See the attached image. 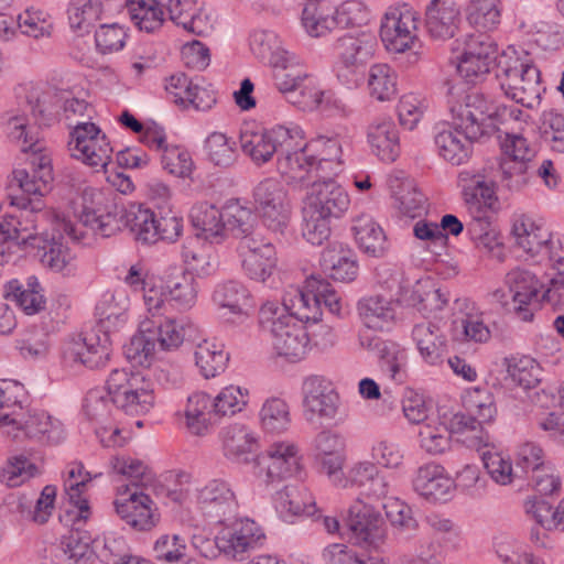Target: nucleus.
Returning a JSON list of instances; mask_svg holds the SVG:
<instances>
[{
	"instance_id": "obj_1",
	"label": "nucleus",
	"mask_w": 564,
	"mask_h": 564,
	"mask_svg": "<svg viewBox=\"0 0 564 564\" xmlns=\"http://www.w3.org/2000/svg\"><path fill=\"white\" fill-rule=\"evenodd\" d=\"M2 123L8 138L17 142L22 152L29 154L30 165L29 170L17 169L13 171L12 184H15L23 195L11 196L10 205L21 209L30 208L32 212H41V200L32 199L30 196H43L50 191L53 182L51 155L24 112L9 111L2 117Z\"/></svg>"
},
{
	"instance_id": "obj_2",
	"label": "nucleus",
	"mask_w": 564,
	"mask_h": 564,
	"mask_svg": "<svg viewBox=\"0 0 564 564\" xmlns=\"http://www.w3.org/2000/svg\"><path fill=\"white\" fill-rule=\"evenodd\" d=\"M127 210L108 202L104 192L86 187L80 195L76 221L55 212L44 216L51 218L55 230L63 231L70 240L87 243L89 237L106 238L119 231Z\"/></svg>"
},
{
	"instance_id": "obj_3",
	"label": "nucleus",
	"mask_w": 564,
	"mask_h": 564,
	"mask_svg": "<svg viewBox=\"0 0 564 564\" xmlns=\"http://www.w3.org/2000/svg\"><path fill=\"white\" fill-rule=\"evenodd\" d=\"M299 144L295 155L280 163V174L288 184L302 188L313 175H335L343 170L344 149L348 142L339 134L319 135L306 142L302 130Z\"/></svg>"
},
{
	"instance_id": "obj_4",
	"label": "nucleus",
	"mask_w": 564,
	"mask_h": 564,
	"mask_svg": "<svg viewBox=\"0 0 564 564\" xmlns=\"http://www.w3.org/2000/svg\"><path fill=\"white\" fill-rule=\"evenodd\" d=\"M505 95L527 108L540 104L544 90L540 70L523 48L508 46L501 52L496 74Z\"/></svg>"
},
{
	"instance_id": "obj_5",
	"label": "nucleus",
	"mask_w": 564,
	"mask_h": 564,
	"mask_svg": "<svg viewBox=\"0 0 564 564\" xmlns=\"http://www.w3.org/2000/svg\"><path fill=\"white\" fill-rule=\"evenodd\" d=\"M259 322L264 330L271 333L272 345L278 355L291 361L301 360L310 345L306 327L285 304L265 302L259 312Z\"/></svg>"
},
{
	"instance_id": "obj_6",
	"label": "nucleus",
	"mask_w": 564,
	"mask_h": 564,
	"mask_svg": "<svg viewBox=\"0 0 564 564\" xmlns=\"http://www.w3.org/2000/svg\"><path fill=\"white\" fill-rule=\"evenodd\" d=\"M302 128L294 123H278L262 130L245 128L240 132V145L242 152L256 164L269 162L275 153H279L278 171L280 163L288 156L295 155V148L301 142Z\"/></svg>"
},
{
	"instance_id": "obj_7",
	"label": "nucleus",
	"mask_w": 564,
	"mask_h": 564,
	"mask_svg": "<svg viewBox=\"0 0 564 564\" xmlns=\"http://www.w3.org/2000/svg\"><path fill=\"white\" fill-rule=\"evenodd\" d=\"M108 391L116 408L129 415L147 414L155 404L154 384L139 371L112 370L108 377Z\"/></svg>"
},
{
	"instance_id": "obj_8",
	"label": "nucleus",
	"mask_w": 564,
	"mask_h": 564,
	"mask_svg": "<svg viewBox=\"0 0 564 564\" xmlns=\"http://www.w3.org/2000/svg\"><path fill=\"white\" fill-rule=\"evenodd\" d=\"M304 473L303 456L299 445L290 440L271 443L254 458L253 474L259 482L272 487Z\"/></svg>"
},
{
	"instance_id": "obj_9",
	"label": "nucleus",
	"mask_w": 564,
	"mask_h": 564,
	"mask_svg": "<svg viewBox=\"0 0 564 564\" xmlns=\"http://www.w3.org/2000/svg\"><path fill=\"white\" fill-rule=\"evenodd\" d=\"M124 225L138 241L155 243L176 242L184 230V219L173 210L155 214L150 208L133 205L124 213Z\"/></svg>"
},
{
	"instance_id": "obj_10",
	"label": "nucleus",
	"mask_w": 564,
	"mask_h": 564,
	"mask_svg": "<svg viewBox=\"0 0 564 564\" xmlns=\"http://www.w3.org/2000/svg\"><path fill=\"white\" fill-rule=\"evenodd\" d=\"M322 302L332 314L341 315L343 299L330 288L329 283L321 279L312 276L303 289H291L285 293L286 307L303 323L319 321Z\"/></svg>"
},
{
	"instance_id": "obj_11",
	"label": "nucleus",
	"mask_w": 564,
	"mask_h": 564,
	"mask_svg": "<svg viewBox=\"0 0 564 564\" xmlns=\"http://www.w3.org/2000/svg\"><path fill=\"white\" fill-rule=\"evenodd\" d=\"M3 430L12 438H28L42 445H58L66 440L63 422L40 409H20L10 413Z\"/></svg>"
},
{
	"instance_id": "obj_12",
	"label": "nucleus",
	"mask_w": 564,
	"mask_h": 564,
	"mask_svg": "<svg viewBox=\"0 0 564 564\" xmlns=\"http://www.w3.org/2000/svg\"><path fill=\"white\" fill-rule=\"evenodd\" d=\"M453 124L469 139H480L497 129V109L482 94L473 91L451 102Z\"/></svg>"
},
{
	"instance_id": "obj_13",
	"label": "nucleus",
	"mask_w": 564,
	"mask_h": 564,
	"mask_svg": "<svg viewBox=\"0 0 564 564\" xmlns=\"http://www.w3.org/2000/svg\"><path fill=\"white\" fill-rule=\"evenodd\" d=\"M506 283L511 296V308L523 322L532 321L541 302L552 299V289L544 290V284L531 271L511 270L506 276Z\"/></svg>"
},
{
	"instance_id": "obj_14",
	"label": "nucleus",
	"mask_w": 564,
	"mask_h": 564,
	"mask_svg": "<svg viewBox=\"0 0 564 564\" xmlns=\"http://www.w3.org/2000/svg\"><path fill=\"white\" fill-rule=\"evenodd\" d=\"M417 14L406 3L390 7L386 12L380 36L389 52L403 53L413 48L417 41Z\"/></svg>"
},
{
	"instance_id": "obj_15",
	"label": "nucleus",
	"mask_w": 564,
	"mask_h": 564,
	"mask_svg": "<svg viewBox=\"0 0 564 564\" xmlns=\"http://www.w3.org/2000/svg\"><path fill=\"white\" fill-rule=\"evenodd\" d=\"M221 524L223 527L218 530V543L221 554L228 558L243 561L250 552L264 544L263 529L249 518Z\"/></svg>"
},
{
	"instance_id": "obj_16",
	"label": "nucleus",
	"mask_w": 564,
	"mask_h": 564,
	"mask_svg": "<svg viewBox=\"0 0 564 564\" xmlns=\"http://www.w3.org/2000/svg\"><path fill=\"white\" fill-rule=\"evenodd\" d=\"M511 234L516 245L538 263H550L562 251L556 246L558 242L552 240L550 230L529 216L517 217Z\"/></svg>"
},
{
	"instance_id": "obj_17",
	"label": "nucleus",
	"mask_w": 564,
	"mask_h": 564,
	"mask_svg": "<svg viewBox=\"0 0 564 564\" xmlns=\"http://www.w3.org/2000/svg\"><path fill=\"white\" fill-rule=\"evenodd\" d=\"M303 414L310 423L333 421L340 408V395L332 382L321 376H310L302 384Z\"/></svg>"
},
{
	"instance_id": "obj_18",
	"label": "nucleus",
	"mask_w": 564,
	"mask_h": 564,
	"mask_svg": "<svg viewBox=\"0 0 564 564\" xmlns=\"http://www.w3.org/2000/svg\"><path fill=\"white\" fill-rule=\"evenodd\" d=\"M253 198L263 224L272 231L282 232L291 217V204L281 183L275 178L261 181L253 191Z\"/></svg>"
},
{
	"instance_id": "obj_19",
	"label": "nucleus",
	"mask_w": 564,
	"mask_h": 564,
	"mask_svg": "<svg viewBox=\"0 0 564 564\" xmlns=\"http://www.w3.org/2000/svg\"><path fill=\"white\" fill-rule=\"evenodd\" d=\"M303 208L330 218H339L349 207L347 192L330 175H313Z\"/></svg>"
},
{
	"instance_id": "obj_20",
	"label": "nucleus",
	"mask_w": 564,
	"mask_h": 564,
	"mask_svg": "<svg viewBox=\"0 0 564 564\" xmlns=\"http://www.w3.org/2000/svg\"><path fill=\"white\" fill-rule=\"evenodd\" d=\"M69 145L72 155L89 166L106 169L110 162V142L93 122L77 123L72 132Z\"/></svg>"
},
{
	"instance_id": "obj_21",
	"label": "nucleus",
	"mask_w": 564,
	"mask_h": 564,
	"mask_svg": "<svg viewBox=\"0 0 564 564\" xmlns=\"http://www.w3.org/2000/svg\"><path fill=\"white\" fill-rule=\"evenodd\" d=\"M347 525L351 540L359 546L377 550L386 541L384 521L380 512L361 499L355 500L349 507Z\"/></svg>"
},
{
	"instance_id": "obj_22",
	"label": "nucleus",
	"mask_w": 564,
	"mask_h": 564,
	"mask_svg": "<svg viewBox=\"0 0 564 564\" xmlns=\"http://www.w3.org/2000/svg\"><path fill=\"white\" fill-rule=\"evenodd\" d=\"M497 45L486 34H470L464 41V48L457 56V72L468 82H476L488 74L492 63H498Z\"/></svg>"
},
{
	"instance_id": "obj_23",
	"label": "nucleus",
	"mask_w": 564,
	"mask_h": 564,
	"mask_svg": "<svg viewBox=\"0 0 564 564\" xmlns=\"http://www.w3.org/2000/svg\"><path fill=\"white\" fill-rule=\"evenodd\" d=\"M197 507L212 521L224 523L237 513L239 505L231 485L214 478L197 490Z\"/></svg>"
},
{
	"instance_id": "obj_24",
	"label": "nucleus",
	"mask_w": 564,
	"mask_h": 564,
	"mask_svg": "<svg viewBox=\"0 0 564 564\" xmlns=\"http://www.w3.org/2000/svg\"><path fill=\"white\" fill-rule=\"evenodd\" d=\"M345 448V441L338 433L321 431L312 443L313 467L332 482L337 481L346 462Z\"/></svg>"
},
{
	"instance_id": "obj_25",
	"label": "nucleus",
	"mask_w": 564,
	"mask_h": 564,
	"mask_svg": "<svg viewBox=\"0 0 564 564\" xmlns=\"http://www.w3.org/2000/svg\"><path fill=\"white\" fill-rule=\"evenodd\" d=\"M238 254L246 274L256 281H265L276 264L274 246L260 236L242 237Z\"/></svg>"
},
{
	"instance_id": "obj_26",
	"label": "nucleus",
	"mask_w": 564,
	"mask_h": 564,
	"mask_svg": "<svg viewBox=\"0 0 564 564\" xmlns=\"http://www.w3.org/2000/svg\"><path fill=\"white\" fill-rule=\"evenodd\" d=\"M123 495L127 498L117 499L115 508L119 517L131 528L148 531L156 525L160 514L153 500L143 490H131L126 486Z\"/></svg>"
},
{
	"instance_id": "obj_27",
	"label": "nucleus",
	"mask_w": 564,
	"mask_h": 564,
	"mask_svg": "<svg viewBox=\"0 0 564 564\" xmlns=\"http://www.w3.org/2000/svg\"><path fill=\"white\" fill-rule=\"evenodd\" d=\"M333 484L341 488H362L369 497L375 498H387L388 495L392 494L389 479L381 475L377 464L370 460L354 463Z\"/></svg>"
},
{
	"instance_id": "obj_28",
	"label": "nucleus",
	"mask_w": 564,
	"mask_h": 564,
	"mask_svg": "<svg viewBox=\"0 0 564 564\" xmlns=\"http://www.w3.org/2000/svg\"><path fill=\"white\" fill-rule=\"evenodd\" d=\"M272 503L279 517L285 522L316 513V503L313 495L304 485L289 484L272 496Z\"/></svg>"
},
{
	"instance_id": "obj_29",
	"label": "nucleus",
	"mask_w": 564,
	"mask_h": 564,
	"mask_svg": "<svg viewBox=\"0 0 564 564\" xmlns=\"http://www.w3.org/2000/svg\"><path fill=\"white\" fill-rule=\"evenodd\" d=\"M213 300L223 311V317L231 323L243 322L250 316L253 308L249 290L238 281L218 284Z\"/></svg>"
},
{
	"instance_id": "obj_30",
	"label": "nucleus",
	"mask_w": 564,
	"mask_h": 564,
	"mask_svg": "<svg viewBox=\"0 0 564 564\" xmlns=\"http://www.w3.org/2000/svg\"><path fill=\"white\" fill-rule=\"evenodd\" d=\"M413 488L429 501H447L455 489V481L448 476L443 466L430 463L416 470Z\"/></svg>"
},
{
	"instance_id": "obj_31",
	"label": "nucleus",
	"mask_w": 564,
	"mask_h": 564,
	"mask_svg": "<svg viewBox=\"0 0 564 564\" xmlns=\"http://www.w3.org/2000/svg\"><path fill=\"white\" fill-rule=\"evenodd\" d=\"M449 301L448 293L436 288L430 279H420L410 289H403L400 303L413 307L424 316L443 311Z\"/></svg>"
},
{
	"instance_id": "obj_32",
	"label": "nucleus",
	"mask_w": 564,
	"mask_h": 564,
	"mask_svg": "<svg viewBox=\"0 0 564 564\" xmlns=\"http://www.w3.org/2000/svg\"><path fill=\"white\" fill-rule=\"evenodd\" d=\"M52 228H54L53 225ZM53 230L58 235L57 237L53 235L48 238L46 232L36 234L29 248L36 250L35 256L44 267L55 272L69 273L74 258L61 241L67 236L63 231Z\"/></svg>"
},
{
	"instance_id": "obj_33",
	"label": "nucleus",
	"mask_w": 564,
	"mask_h": 564,
	"mask_svg": "<svg viewBox=\"0 0 564 564\" xmlns=\"http://www.w3.org/2000/svg\"><path fill=\"white\" fill-rule=\"evenodd\" d=\"M412 339L424 362L431 366L443 364L447 354V337L437 324L430 321L415 324Z\"/></svg>"
},
{
	"instance_id": "obj_34",
	"label": "nucleus",
	"mask_w": 564,
	"mask_h": 564,
	"mask_svg": "<svg viewBox=\"0 0 564 564\" xmlns=\"http://www.w3.org/2000/svg\"><path fill=\"white\" fill-rule=\"evenodd\" d=\"M225 206L218 209L206 202L194 205L191 209V221L196 236L210 243H221L227 238Z\"/></svg>"
},
{
	"instance_id": "obj_35",
	"label": "nucleus",
	"mask_w": 564,
	"mask_h": 564,
	"mask_svg": "<svg viewBox=\"0 0 564 564\" xmlns=\"http://www.w3.org/2000/svg\"><path fill=\"white\" fill-rule=\"evenodd\" d=\"M367 140L372 153L383 162H394L400 155L399 132L389 118H377L367 128Z\"/></svg>"
},
{
	"instance_id": "obj_36",
	"label": "nucleus",
	"mask_w": 564,
	"mask_h": 564,
	"mask_svg": "<svg viewBox=\"0 0 564 564\" xmlns=\"http://www.w3.org/2000/svg\"><path fill=\"white\" fill-rule=\"evenodd\" d=\"M321 265L333 280L340 282L354 281L359 272L355 251L339 242H333L323 250Z\"/></svg>"
},
{
	"instance_id": "obj_37",
	"label": "nucleus",
	"mask_w": 564,
	"mask_h": 564,
	"mask_svg": "<svg viewBox=\"0 0 564 564\" xmlns=\"http://www.w3.org/2000/svg\"><path fill=\"white\" fill-rule=\"evenodd\" d=\"M358 248L369 257H384L389 250L387 236L382 227L368 214H360L352 220L351 227Z\"/></svg>"
},
{
	"instance_id": "obj_38",
	"label": "nucleus",
	"mask_w": 564,
	"mask_h": 564,
	"mask_svg": "<svg viewBox=\"0 0 564 564\" xmlns=\"http://www.w3.org/2000/svg\"><path fill=\"white\" fill-rule=\"evenodd\" d=\"M459 185L468 208L495 210L498 208V197L491 181L473 171H463L458 176Z\"/></svg>"
},
{
	"instance_id": "obj_39",
	"label": "nucleus",
	"mask_w": 564,
	"mask_h": 564,
	"mask_svg": "<svg viewBox=\"0 0 564 564\" xmlns=\"http://www.w3.org/2000/svg\"><path fill=\"white\" fill-rule=\"evenodd\" d=\"M459 9L449 0H433L426 9L425 24L435 40H447L455 35L459 23Z\"/></svg>"
},
{
	"instance_id": "obj_40",
	"label": "nucleus",
	"mask_w": 564,
	"mask_h": 564,
	"mask_svg": "<svg viewBox=\"0 0 564 564\" xmlns=\"http://www.w3.org/2000/svg\"><path fill=\"white\" fill-rule=\"evenodd\" d=\"M377 48V36L369 31L347 33L337 39L335 44L336 57L362 65L373 58Z\"/></svg>"
},
{
	"instance_id": "obj_41",
	"label": "nucleus",
	"mask_w": 564,
	"mask_h": 564,
	"mask_svg": "<svg viewBox=\"0 0 564 564\" xmlns=\"http://www.w3.org/2000/svg\"><path fill=\"white\" fill-rule=\"evenodd\" d=\"M166 9L170 20L188 33L204 35L213 29L209 18L192 0H169Z\"/></svg>"
},
{
	"instance_id": "obj_42",
	"label": "nucleus",
	"mask_w": 564,
	"mask_h": 564,
	"mask_svg": "<svg viewBox=\"0 0 564 564\" xmlns=\"http://www.w3.org/2000/svg\"><path fill=\"white\" fill-rule=\"evenodd\" d=\"M463 131L454 129L440 130L434 137V144L438 155L453 165H460L467 161L471 153V142Z\"/></svg>"
},
{
	"instance_id": "obj_43",
	"label": "nucleus",
	"mask_w": 564,
	"mask_h": 564,
	"mask_svg": "<svg viewBox=\"0 0 564 564\" xmlns=\"http://www.w3.org/2000/svg\"><path fill=\"white\" fill-rule=\"evenodd\" d=\"M397 306L392 299L371 295L359 301L358 312L367 327L382 330L395 321Z\"/></svg>"
},
{
	"instance_id": "obj_44",
	"label": "nucleus",
	"mask_w": 564,
	"mask_h": 564,
	"mask_svg": "<svg viewBox=\"0 0 564 564\" xmlns=\"http://www.w3.org/2000/svg\"><path fill=\"white\" fill-rule=\"evenodd\" d=\"M453 339L459 343H487L491 337L484 314L471 307L457 315L452 322Z\"/></svg>"
},
{
	"instance_id": "obj_45",
	"label": "nucleus",
	"mask_w": 564,
	"mask_h": 564,
	"mask_svg": "<svg viewBox=\"0 0 564 564\" xmlns=\"http://www.w3.org/2000/svg\"><path fill=\"white\" fill-rule=\"evenodd\" d=\"M153 321L144 319L139 330L123 347L126 358L133 366L149 367L154 359L156 341L152 332Z\"/></svg>"
},
{
	"instance_id": "obj_46",
	"label": "nucleus",
	"mask_w": 564,
	"mask_h": 564,
	"mask_svg": "<svg viewBox=\"0 0 564 564\" xmlns=\"http://www.w3.org/2000/svg\"><path fill=\"white\" fill-rule=\"evenodd\" d=\"M302 25L313 37L327 35L337 26L334 7L327 0H310L302 11Z\"/></svg>"
},
{
	"instance_id": "obj_47",
	"label": "nucleus",
	"mask_w": 564,
	"mask_h": 564,
	"mask_svg": "<svg viewBox=\"0 0 564 564\" xmlns=\"http://www.w3.org/2000/svg\"><path fill=\"white\" fill-rule=\"evenodd\" d=\"M194 356L199 372L206 379L224 372L229 360V354L225 350L224 344L216 339H204L198 343Z\"/></svg>"
},
{
	"instance_id": "obj_48",
	"label": "nucleus",
	"mask_w": 564,
	"mask_h": 564,
	"mask_svg": "<svg viewBox=\"0 0 564 564\" xmlns=\"http://www.w3.org/2000/svg\"><path fill=\"white\" fill-rule=\"evenodd\" d=\"M224 453L237 462L246 460L254 451L258 440L253 431L243 424H231L221 431Z\"/></svg>"
},
{
	"instance_id": "obj_49",
	"label": "nucleus",
	"mask_w": 564,
	"mask_h": 564,
	"mask_svg": "<svg viewBox=\"0 0 564 564\" xmlns=\"http://www.w3.org/2000/svg\"><path fill=\"white\" fill-rule=\"evenodd\" d=\"M271 66L276 88L289 96L295 93L308 77L301 58L292 52Z\"/></svg>"
},
{
	"instance_id": "obj_50",
	"label": "nucleus",
	"mask_w": 564,
	"mask_h": 564,
	"mask_svg": "<svg viewBox=\"0 0 564 564\" xmlns=\"http://www.w3.org/2000/svg\"><path fill=\"white\" fill-rule=\"evenodd\" d=\"M133 24L147 33L160 30L165 21L163 4L159 0H126Z\"/></svg>"
},
{
	"instance_id": "obj_51",
	"label": "nucleus",
	"mask_w": 564,
	"mask_h": 564,
	"mask_svg": "<svg viewBox=\"0 0 564 564\" xmlns=\"http://www.w3.org/2000/svg\"><path fill=\"white\" fill-rule=\"evenodd\" d=\"M4 293L6 299L15 302L29 315L44 308L45 299L37 278L33 275L28 278L26 288H23L18 280L8 282Z\"/></svg>"
},
{
	"instance_id": "obj_52",
	"label": "nucleus",
	"mask_w": 564,
	"mask_h": 564,
	"mask_svg": "<svg viewBox=\"0 0 564 564\" xmlns=\"http://www.w3.org/2000/svg\"><path fill=\"white\" fill-rule=\"evenodd\" d=\"M115 474L129 479L131 490H144L154 481V474L140 459L129 456H116L110 460Z\"/></svg>"
},
{
	"instance_id": "obj_53",
	"label": "nucleus",
	"mask_w": 564,
	"mask_h": 564,
	"mask_svg": "<svg viewBox=\"0 0 564 564\" xmlns=\"http://www.w3.org/2000/svg\"><path fill=\"white\" fill-rule=\"evenodd\" d=\"M373 350L380 354L382 370L392 380L403 382L408 368L406 350L395 343H387L380 338H373Z\"/></svg>"
},
{
	"instance_id": "obj_54",
	"label": "nucleus",
	"mask_w": 564,
	"mask_h": 564,
	"mask_svg": "<svg viewBox=\"0 0 564 564\" xmlns=\"http://www.w3.org/2000/svg\"><path fill=\"white\" fill-rule=\"evenodd\" d=\"M259 420L261 429L265 433H284L291 426L290 406L283 399L269 398L259 411Z\"/></svg>"
},
{
	"instance_id": "obj_55",
	"label": "nucleus",
	"mask_w": 564,
	"mask_h": 564,
	"mask_svg": "<svg viewBox=\"0 0 564 564\" xmlns=\"http://www.w3.org/2000/svg\"><path fill=\"white\" fill-rule=\"evenodd\" d=\"M226 232H232L236 236H257L253 228L257 224L254 212L242 204L239 199H231L225 205Z\"/></svg>"
},
{
	"instance_id": "obj_56",
	"label": "nucleus",
	"mask_w": 564,
	"mask_h": 564,
	"mask_svg": "<svg viewBox=\"0 0 564 564\" xmlns=\"http://www.w3.org/2000/svg\"><path fill=\"white\" fill-rule=\"evenodd\" d=\"M500 0H470L466 7L468 23L480 31L494 30L500 23Z\"/></svg>"
},
{
	"instance_id": "obj_57",
	"label": "nucleus",
	"mask_w": 564,
	"mask_h": 564,
	"mask_svg": "<svg viewBox=\"0 0 564 564\" xmlns=\"http://www.w3.org/2000/svg\"><path fill=\"white\" fill-rule=\"evenodd\" d=\"M419 438L421 448L431 455L442 454L451 446V431L438 416L420 426Z\"/></svg>"
},
{
	"instance_id": "obj_58",
	"label": "nucleus",
	"mask_w": 564,
	"mask_h": 564,
	"mask_svg": "<svg viewBox=\"0 0 564 564\" xmlns=\"http://www.w3.org/2000/svg\"><path fill=\"white\" fill-rule=\"evenodd\" d=\"M90 480L89 473L85 471L82 463H73L68 466L67 478L64 481L65 492L69 502L78 509V517L86 519L89 507L88 501L83 498V492Z\"/></svg>"
},
{
	"instance_id": "obj_59",
	"label": "nucleus",
	"mask_w": 564,
	"mask_h": 564,
	"mask_svg": "<svg viewBox=\"0 0 564 564\" xmlns=\"http://www.w3.org/2000/svg\"><path fill=\"white\" fill-rule=\"evenodd\" d=\"M109 348L105 345L95 344L90 339L77 340L66 349L67 358L73 362H79L90 369L106 366L109 359Z\"/></svg>"
},
{
	"instance_id": "obj_60",
	"label": "nucleus",
	"mask_w": 564,
	"mask_h": 564,
	"mask_svg": "<svg viewBox=\"0 0 564 564\" xmlns=\"http://www.w3.org/2000/svg\"><path fill=\"white\" fill-rule=\"evenodd\" d=\"M67 12L73 29L88 31L102 19L105 4L101 0H72Z\"/></svg>"
},
{
	"instance_id": "obj_61",
	"label": "nucleus",
	"mask_w": 564,
	"mask_h": 564,
	"mask_svg": "<svg viewBox=\"0 0 564 564\" xmlns=\"http://www.w3.org/2000/svg\"><path fill=\"white\" fill-rule=\"evenodd\" d=\"M250 48L258 58L270 65L279 63L290 53L282 46L278 34L270 30L253 32L250 37Z\"/></svg>"
},
{
	"instance_id": "obj_62",
	"label": "nucleus",
	"mask_w": 564,
	"mask_h": 564,
	"mask_svg": "<svg viewBox=\"0 0 564 564\" xmlns=\"http://www.w3.org/2000/svg\"><path fill=\"white\" fill-rule=\"evenodd\" d=\"M212 411L213 402L207 393L195 392L189 395L185 409L188 430L195 435L204 434L208 427Z\"/></svg>"
},
{
	"instance_id": "obj_63",
	"label": "nucleus",
	"mask_w": 564,
	"mask_h": 564,
	"mask_svg": "<svg viewBox=\"0 0 564 564\" xmlns=\"http://www.w3.org/2000/svg\"><path fill=\"white\" fill-rule=\"evenodd\" d=\"M368 87L379 101L392 99L397 94V74L387 64H375L369 69Z\"/></svg>"
},
{
	"instance_id": "obj_64",
	"label": "nucleus",
	"mask_w": 564,
	"mask_h": 564,
	"mask_svg": "<svg viewBox=\"0 0 564 564\" xmlns=\"http://www.w3.org/2000/svg\"><path fill=\"white\" fill-rule=\"evenodd\" d=\"M39 473L37 467L25 455L8 457L0 470V481L14 488L23 485Z\"/></svg>"
}]
</instances>
